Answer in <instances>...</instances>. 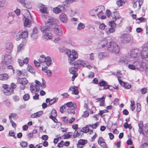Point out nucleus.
<instances>
[{"instance_id": "5fc2aeb1", "label": "nucleus", "mask_w": 148, "mask_h": 148, "mask_svg": "<svg viewBox=\"0 0 148 148\" xmlns=\"http://www.w3.org/2000/svg\"><path fill=\"white\" fill-rule=\"evenodd\" d=\"M55 117L56 116H54L52 115H51L49 116V118L52 120L54 122L57 123L58 122V120L55 118Z\"/></svg>"}, {"instance_id": "9b49d317", "label": "nucleus", "mask_w": 148, "mask_h": 148, "mask_svg": "<svg viewBox=\"0 0 148 148\" xmlns=\"http://www.w3.org/2000/svg\"><path fill=\"white\" fill-rule=\"evenodd\" d=\"M38 6L40 8V12L45 14L47 13V7H45L44 5L39 3L38 4Z\"/></svg>"}, {"instance_id": "ea45409f", "label": "nucleus", "mask_w": 148, "mask_h": 148, "mask_svg": "<svg viewBox=\"0 0 148 148\" xmlns=\"http://www.w3.org/2000/svg\"><path fill=\"white\" fill-rule=\"evenodd\" d=\"M141 64V68L143 69H146L147 68L148 65L145 62H142Z\"/></svg>"}, {"instance_id": "f03ea898", "label": "nucleus", "mask_w": 148, "mask_h": 148, "mask_svg": "<svg viewBox=\"0 0 148 148\" xmlns=\"http://www.w3.org/2000/svg\"><path fill=\"white\" fill-rule=\"evenodd\" d=\"M59 49L60 52L65 53L68 56L69 63H73L74 60L78 57V54L75 50H72V54L71 50L65 47H59Z\"/></svg>"}, {"instance_id": "c9c22d12", "label": "nucleus", "mask_w": 148, "mask_h": 148, "mask_svg": "<svg viewBox=\"0 0 148 148\" xmlns=\"http://www.w3.org/2000/svg\"><path fill=\"white\" fill-rule=\"evenodd\" d=\"M53 11L54 13L57 14L60 13L61 11V9L59 8L58 7L54 8L53 9Z\"/></svg>"}, {"instance_id": "6e6552de", "label": "nucleus", "mask_w": 148, "mask_h": 148, "mask_svg": "<svg viewBox=\"0 0 148 148\" xmlns=\"http://www.w3.org/2000/svg\"><path fill=\"white\" fill-rule=\"evenodd\" d=\"M141 57L143 59H145L148 57V47H144L141 51Z\"/></svg>"}, {"instance_id": "58836bf2", "label": "nucleus", "mask_w": 148, "mask_h": 148, "mask_svg": "<svg viewBox=\"0 0 148 148\" xmlns=\"http://www.w3.org/2000/svg\"><path fill=\"white\" fill-rule=\"evenodd\" d=\"M45 57L44 55H41L39 59V61L40 63H43L45 62Z\"/></svg>"}, {"instance_id": "6e6d98bb", "label": "nucleus", "mask_w": 148, "mask_h": 148, "mask_svg": "<svg viewBox=\"0 0 148 148\" xmlns=\"http://www.w3.org/2000/svg\"><path fill=\"white\" fill-rule=\"evenodd\" d=\"M147 90L146 88H143L141 90V93L143 94H144L147 92Z\"/></svg>"}, {"instance_id": "2eb2a0df", "label": "nucleus", "mask_w": 148, "mask_h": 148, "mask_svg": "<svg viewBox=\"0 0 148 148\" xmlns=\"http://www.w3.org/2000/svg\"><path fill=\"white\" fill-rule=\"evenodd\" d=\"M87 143V140L83 139H80L78 141V143L77 144V147L78 148H82L83 147L81 145H83L86 144Z\"/></svg>"}, {"instance_id": "4be33fe9", "label": "nucleus", "mask_w": 148, "mask_h": 148, "mask_svg": "<svg viewBox=\"0 0 148 148\" xmlns=\"http://www.w3.org/2000/svg\"><path fill=\"white\" fill-rule=\"evenodd\" d=\"M121 40L123 43H128L130 41V38L127 36V35H125L121 38Z\"/></svg>"}, {"instance_id": "c756f323", "label": "nucleus", "mask_w": 148, "mask_h": 148, "mask_svg": "<svg viewBox=\"0 0 148 148\" xmlns=\"http://www.w3.org/2000/svg\"><path fill=\"white\" fill-rule=\"evenodd\" d=\"M76 108L74 107L73 108L68 109L67 110V111L69 114H74L75 113V110Z\"/></svg>"}, {"instance_id": "c03bdc74", "label": "nucleus", "mask_w": 148, "mask_h": 148, "mask_svg": "<svg viewBox=\"0 0 148 148\" xmlns=\"http://www.w3.org/2000/svg\"><path fill=\"white\" fill-rule=\"evenodd\" d=\"M31 36L33 40L36 39L38 37L37 34L31 33Z\"/></svg>"}, {"instance_id": "3c124183", "label": "nucleus", "mask_w": 148, "mask_h": 148, "mask_svg": "<svg viewBox=\"0 0 148 148\" xmlns=\"http://www.w3.org/2000/svg\"><path fill=\"white\" fill-rule=\"evenodd\" d=\"M64 145V142L63 141H61L58 144L57 147H62Z\"/></svg>"}, {"instance_id": "72a5a7b5", "label": "nucleus", "mask_w": 148, "mask_h": 148, "mask_svg": "<svg viewBox=\"0 0 148 148\" xmlns=\"http://www.w3.org/2000/svg\"><path fill=\"white\" fill-rule=\"evenodd\" d=\"M89 127H88L87 125L86 127H83L80 130V131L84 133H87L90 131V129L89 128Z\"/></svg>"}, {"instance_id": "e433bc0d", "label": "nucleus", "mask_w": 148, "mask_h": 148, "mask_svg": "<svg viewBox=\"0 0 148 148\" xmlns=\"http://www.w3.org/2000/svg\"><path fill=\"white\" fill-rule=\"evenodd\" d=\"M119 62L120 64H127L128 61L126 59L122 60L121 59H120L119 60Z\"/></svg>"}, {"instance_id": "338daca9", "label": "nucleus", "mask_w": 148, "mask_h": 148, "mask_svg": "<svg viewBox=\"0 0 148 148\" xmlns=\"http://www.w3.org/2000/svg\"><path fill=\"white\" fill-rule=\"evenodd\" d=\"M106 14L108 18H109L111 14V11L109 10H107L106 11Z\"/></svg>"}, {"instance_id": "aec40b11", "label": "nucleus", "mask_w": 148, "mask_h": 148, "mask_svg": "<svg viewBox=\"0 0 148 148\" xmlns=\"http://www.w3.org/2000/svg\"><path fill=\"white\" fill-rule=\"evenodd\" d=\"M3 92L5 95H9L13 93V90L11 88H9L7 89L4 90Z\"/></svg>"}, {"instance_id": "1a4fd4ad", "label": "nucleus", "mask_w": 148, "mask_h": 148, "mask_svg": "<svg viewBox=\"0 0 148 148\" xmlns=\"http://www.w3.org/2000/svg\"><path fill=\"white\" fill-rule=\"evenodd\" d=\"M107 49L110 52L118 53L119 52L120 49L119 47H108Z\"/></svg>"}, {"instance_id": "13d9d810", "label": "nucleus", "mask_w": 148, "mask_h": 148, "mask_svg": "<svg viewBox=\"0 0 148 148\" xmlns=\"http://www.w3.org/2000/svg\"><path fill=\"white\" fill-rule=\"evenodd\" d=\"M62 120L65 123H68L69 122L68 118L66 117H64L62 118Z\"/></svg>"}, {"instance_id": "5701e85b", "label": "nucleus", "mask_w": 148, "mask_h": 148, "mask_svg": "<svg viewBox=\"0 0 148 148\" xmlns=\"http://www.w3.org/2000/svg\"><path fill=\"white\" fill-rule=\"evenodd\" d=\"M108 83L104 80L101 81L99 83L100 86H103V89H107V86H108Z\"/></svg>"}, {"instance_id": "4d7b16f0", "label": "nucleus", "mask_w": 148, "mask_h": 148, "mask_svg": "<svg viewBox=\"0 0 148 148\" xmlns=\"http://www.w3.org/2000/svg\"><path fill=\"white\" fill-rule=\"evenodd\" d=\"M141 105L139 103H137L136 110L137 111L139 112L141 110Z\"/></svg>"}, {"instance_id": "864d4df0", "label": "nucleus", "mask_w": 148, "mask_h": 148, "mask_svg": "<svg viewBox=\"0 0 148 148\" xmlns=\"http://www.w3.org/2000/svg\"><path fill=\"white\" fill-rule=\"evenodd\" d=\"M45 72L47 73V75L48 77H51V76L52 73L50 70H48L46 71H45Z\"/></svg>"}, {"instance_id": "a19ab883", "label": "nucleus", "mask_w": 148, "mask_h": 148, "mask_svg": "<svg viewBox=\"0 0 148 148\" xmlns=\"http://www.w3.org/2000/svg\"><path fill=\"white\" fill-rule=\"evenodd\" d=\"M138 20L139 21H137V23H139L140 22H144L146 20V19L144 17H141L138 18L137 19V20Z\"/></svg>"}, {"instance_id": "6ab92c4d", "label": "nucleus", "mask_w": 148, "mask_h": 148, "mask_svg": "<svg viewBox=\"0 0 148 148\" xmlns=\"http://www.w3.org/2000/svg\"><path fill=\"white\" fill-rule=\"evenodd\" d=\"M18 82L22 84H27L28 81L25 78H19L18 80Z\"/></svg>"}, {"instance_id": "7ed1b4c3", "label": "nucleus", "mask_w": 148, "mask_h": 148, "mask_svg": "<svg viewBox=\"0 0 148 148\" xmlns=\"http://www.w3.org/2000/svg\"><path fill=\"white\" fill-rule=\"evenodd\" d=\"M28 35V32L26 31L24 32L20 31L17 33L16 37V40L18 41L21 39H22V42L18 46H23L26 45V38L27 37Z\"/></svg>"}, {"instance_id": "423d86ee", "label": "nucleus", "mask_w": 148, "mask_h": 148, "mask_svg": "<svg viewBox=\"0 0 148 148\" xmlns=\"http://www.w3.org/2000/svg\"><path fill=\"white\" fill-rule=\"evenodd\" d=\"M141 51L138 49H134L131 51L130 55L132 58H136L140 55Z\"/></svg>"}, {"instance_id": "49530a36", "label": "nucleus", "mask_w": 148, "mask_h": 148, "mask_svg": "<svg viewBox=\"0 0 148 148\" xmlns=\"http://www.w3.org/2000/svg\"><path fill=\"white\" fill-rule=\"evenodd\" d=\"M114 20L113 21H111L110 22H109V24L110 26L112 27H114L116 26V24L114 22V21H115Z\"/></svg>"}, {"instance_id": "37998d69", "label": "nucleus", "mask_w": 148, "mask_h": 148, "mask_svg": "<svg viewBox=\"0 0 148 148\" xmlns=\"http://www.w3.org/2000/svg\"><path fill=\"white\" fill-rule=\"evenodd\" d=\"M65 105L68 108H71L73 106L74 104L72 102H70L67 103Z\"/></svg>"}, {"instance_id": "dca6fc26", "label": "nucleus", "mask_w": 148, "mask_h": 148, "mask_svg": "<svg viewBox=\"0 0 148 148\" xmlns=\"http://www.w3.org/2000/svg\"><path fill=\"white\" fill-rule=\"evenodd\" d=\"M119 82L120 84L123 86H124L127 89H130L131 87V86L127 83L125 82L122 81L121 79H119Z\"/></svg>"}, {"instance_id": "603ef678", "label": "nucleus", "mask_w": 148, "mask_h": 148, "mask_svg": "<svg viewBox=\"0 0 148 148\" xmlns=\"http://www.w3.org/2000/svg\"><path fill=\"white\" fill-rule=\"evenodd\" d=\"M71 136L69 134H64L62 136V138L64 139L69 138L71 137Z\"/></svg>"}, {"instance_id": "2f4dec72", "label": "nucleus", "mask_w": 148, "mask_h": 148, "mask_svg": "<svg viewBox=\"0 0 148 148\" xmlns=\"http://www.w3.org/2000/svg\"><path fill=\"white\" fill-rule=\"evenodd\" d=\"M64 43L67 44L68 45L74 46L75 45V43L70 40L65 41Z\"/></svg>"}, {"instance_id": "a18cd8bd", "label": "nucleus", "mask_w": 148, "mask_h": 148, "mask_svg": "<svg viewBox=\"0 0 148 148\" xmlns=\"http://www.w3.org/2000/svg\"><path fill=\"white\" fill-rule=\"evenodd\" d=\"M109 46H118L116 43L112 40L109 42Z\"/></svg>"}, {"instance_id": "39448f33", "label": "nucleus", "mask_w": 148, "mask_h": 148, "mask_svg": "<svg viewBox=\"0 0 148 148\" xmlns=\"http://www.w3.org/2000/svg\"><path fill=\"white\" fill-rule=\"evenodd\" d=\"M74 60V62L73 64L70 63L71 64H74V66L77 68L78 69L82 66L85 67L86 66V63L84 61L82 60H78L75 62V60Z\"/></svg>"}, {"instance_id": "774afa93", "label": "nucleus", "mask_w": 148, "mask_h": 148, "mask_svg": "<svg viewBox=\"0 0 148 148\" xmlns=\"http://www.w3.org/2000/svg\"><path fill=\"white\" fill-rule=\"evenodd\" d=\"M41 138L42 140L46 141L48 139V136L47 135H45L42 136Z\"/></svg>"}, {"instance_id": "680f3d73", "label": "nucleus", "mask_w": 148, "mask_h": 148, "mask_svg": "<svg viewBox=\"0 0 148 148\" xmlns=\"http://www.w3.org/2000/svg\"><path fill=\"white\" fill-rule=\"evenodd\" d=\"M128 67L130 69L133 70H134L136 69V67L134 66V64L133 65L129 64V65L128 66Z\"/></svg>"}, {"instance_id": "bb28decb", "label": "nucleus", "mask_w": 148, "mask_h": 148, "mask_svg": "<svg viewBox=\"0 0 148 148\" xmlns=\"http://www.w3.org/2000/svg\"><path fill=\"white\" fill-rule=\"evenodd\" d=\"M9 78L8 75L4 73L0 75V80H7Z\"/></svg>"}, {"instance_id": "473e14b6", "label": "nucleus", "mask_w": 148, "mask_h": 148, "mask_svg": "<svg viewBox=\"0 0 148 148\" xmlns=\"http://www.w3.org/2000/svg\"><path fill=\"white\" fill-rule=\"evenodd\" d=\"M99 123L98 122H96L94 124L92 125L89 124L87 125L88 127H91L93 129H95L99 125Z\"/></svg>"}, {"instance_id": "b1692460", "label": "nucleus", "mask_w": 148, "mask_h": 148, "mask_svg": "<svg viewBox=\"0 0 148 148\" xmlns=\"http://www.w3.org/2000/svg\"><path fill=\"white\" fill-rule=\"evenodd\" d=\"M109 56L108 54L106 53H100L98 55V58L100 60H102L104 59L106 57H108Z\"/></svg>"}, {"instance_id": "052dcab7", "label": "nucleus", "mask_w": 148, "mask_h": 148, "mask_svg": "<svg viewBox=\"0 0 148 148\" xmlns=\"http://www.w3.org/2000/svg\"><path fill=\"white\" fill-rule=\"evenodd\" d=\"M20 145L23 147H25L27 145V143L26 142L22 141L20 143Z\"/></svg>"}, {"instance_id": "0eeeda50", "label": "nucleus", "mask_w": 148, "mask_h": 148, "mask_svg": "<svg viewBox=\"0 0 148 148\" xmlns=\"http://www.w3.org/2000/svg\"><path fill=\"white\" fill-rule=\"evenodd\" d=\"M78 70V69L74 66V67H71L69 69L70 72L73 74L72 76V80L73 81L74 80L75 78L77 75V74L76 73Z\"/></svg>"}, {"instance_id": "de8ad7c7", "label": "nucleus", "mask_w": 148, "mask_h": 148, "mask_svg": "<svg viewBox=\"0 0 148 148\" xmlns=\"http://www.w3.org/2000/svg\"><path fill=\"white\" fill-rule=\"evenodd\" d=\"M81 132L80 130H77V131L76 130H75L74 134H75L74 135V137L75 138L77 137V136H79L80 135V132Z\"/></svg>"}, {"instance_id": "e2e57ef3", "label": "nucleus", "mask_w": 148, "mask_h": 148, "mask_svg": "<svg viewBox=\"0 0 148 148\" xmlns=\"http://www.w3.org/2000/svg\"><path fill=\"white\" fill-rule=\"evenodd\" d=\"M108 112V111L106 110H100L99 111V113L98 114V115H100L101 116L103 113L107 112Z\"/></svg>"}, {"instance_id": "7c9ffc66", "label": "nucleus", "mask_w": 148, "mask_h": 148, "mask_svg": "<svg viewBox=\"0 0 148 148\" xmlns=\"http://www.w3.org/2000/svg\"><path fill=\"white\" fill-rule=\"evenodd\" d=\"M28 71L31 73L34 74L35 73V70L34 69L32 66L29 65L27 68Z\"/></svg>"}, {"instance_id": "20e7f679", "label": "nucleus", "mask_w": 148, "mask_h": 148, "mask_svg": "<svg viewBox=\"0 0 148 148\" xmlns=\"http://www.w3.org/2000/svg\"><path fill=\"white\" fill-rule=\"evenodd\" d=\"M139 127V132L140 134L143 133L144 136H146L148 134V124L145 125V126H144L143 122L141 121L138 123Z\"/></svg>"}, {"instance_id": "bf43d9fd", "label": "nucleus", "mask_w": 148, "mask_h": 148, "mask_svg": "<svg viewBox=\"0 0 148 148\" xmlns=\"http://www.w3.org/2000/svg\"><path fill=\"white\" fill-rule=\"evenodd\" d=\"M106 27V25L102 23L99 25V27L100 29L102 30H103Z\"/></svg>"}, {"instance_id": "f257e3e1", "label": "nucleus", "mask_w": 148, "mask_h": 148, "mask_svg": "<svg viewBox=\"0 0 148 148\" xmlns=\"http://www.w3.org/2000/svg\"><path fill=\"white\" fill-rule=\"evenodd\" d=\"M58 21L51 17H48L46 18V25L45 26H41L40 29L42 33H46L48 31H50L52 29L54 30L55 33L58 35L61 36L62 33L61 27L57 25Z\"/></svg>"}, {"instance_id": "c85d7f7f", "label": "nucleus", "mask_w": 148, "mask_h": 148, "mask_svg": "<svg viewBox=\"0 0 148 148\" xmlns=\"http://www.w3.org/2000/svg\"><path fill=\"white\" fill-rule=\"evenodd\" d=\"M24 6L27 9H29L31 8L32 6L30 2L29 1H27V2L25 1V3H23Z\"/></svg>"}, {"instance_id": "cd10ccee", "label": "nucleus", "mask_w": 148, "mask_h": 148, "mask_svg": "<svg viewBox=\"0 0 148 148\" xmlns=\"http://www.w3.org/2000/svg\"><path fill=\"white\" fill-rule=\"evenodd\" d=\"M50 31H48L46 33H46L44 35L45 38L47 39H51L52 38V34L51 33H49V32Z\"/></svg>"}, {"instance_id": "79ce46f5", "label": "nucleus", "mask_w": 148, "mask_h": 148, "mask_svg": "<svg viewBox=\"0 0 148 148\" xmlns=\"http://www.w3.org/2000/svg\"><path fill=\"white\" fill-rule=\"evenodd\" d=\"M29 94H26L23 96V98L25 101H27L29 99Z\"/></svg>"}, {"instance_id": "9d476101", "label": "nucleus", "mask_w": 148, "mask_h": 148, "mask_svg": "<svg viewBox=\"0 0 148 148\" xmlns=\"http://www.w3.org/2000/svg\"><path fill=\"white\" fill-rule=\"evenodd\" d=\"M4 62L6 65H8L11 64L12 61L11 60V57L10 55L8 54H6L4 56Z\"/></svg>"}, {"instance_id": "f3484780", "label": "nucleus", "mask_w": 148, "mask_h": 148, "mask_svg": "<svg viewBox=\"0 0 148 148\" xmlns=\"http://www.w3.org/2000/svg\"><path fill=\"white\" fill-rule=\"evenodd\" d=\"M24 22V26L25 27H29L31 26V21L27 18L25 17Z\"/></svg>"}, {"instance_id": "f704fd0d", "label": "nucleus", "mask_w": 148, "mask_h": 148, "mask_svg": "<svg viewBox=\"0 0 148 148\" xmlns=\"http://www.w3.org/2000/svg\"><path fill=\"white\" fill-rule=\"evenodd\" d=\"M85 27V25L83 23H80L78 25L77 29L79 30H81L84 29Z\"/></svg>"}, {"instance_id": "0e129e2a", "label": "nucleus", "mask_w": 148, "mask_h": 148, "mask_svg": "<svg viewBox=\"0 0 148 148\" xmlns=\"http://www.w3.org/2000/svg\"><path fill=\"white\" fill-rule=\"evenodd\" d=\"M116 3L118 6H121L123 3V1L121 0H118L116 1Z\"/></svg>"}, {"instance_id": "4468645a", "label": "nucleus", "mask_w": 148, "mask_h": 148, "mask_svg": "<svg viewBox=\"0 0 148 148\" xmlns=\"http://www.w3.org/2000/svg\"><path fill=\"white\" fill-rule=\"evenodd\" d=\"M58 98L57 97H54L53 99H51L49 98H47L46 99V101L47 103L49 102L50 105H52L53 104L56 103L58 100Z\"/></svg>"}, {"instance_id": "09e8293b", "label": "nucleus", "mask_w": 148, "mask_h": 148, "mask_svg": "<svg viewBox=\"0 0 148 148\" xmlns=\"http://www.w3.org/2000/svg\"><path fill=\"white\" fill-rule=\"evenodd\" d=\"M140 148H148V143H144L141 146Z\"/></svg>"}, {"instance_id": "f8f14e48", "label": "nucleus", "mask_w": 148, "mask_h": 148, "mask_svg": "<svg viewBox=\"0 0 148 148\" xmlns=\"http://www.w3.org/2000/svg\"><path fill=\"white\" fill-rule=\"evenodd\" d=\"M60 20L63 23H66L67 21V18L66 15L64 13H61L59 15Z\"/></svg>"}, {"instance_id": "8fccbe9b", "label": "nucleus", "mask_w": 148, "mask_h": 148, "mask_svg": "<svg viewBox=\"0 0 148 148\" xmlns=\"http://www.w3.org/2000/svg\"><path fill=\"white\" fill-rule=\"evenodd\" d=\"M13 47H7L6 48V51L8 53H11L12 51Z\"/></svg>"}, {"instance_id": "69168bd1", "label": "nucleus", "mask_w": 148, "mask_h": 148, "mask_svg": "<svg viewBox=\"0 0 148 148\" xmlns=\"http://www.w3.org/2000/svg\"><path fill=\"white\" fill-rule=\"evenodd\" d=\"M51 115L54 116H57V114L56 111L55 109L53 110L51 112Z\"/></svg>"}, {"instance_id": "4c0bfd02", "label": "nucleus", "mask_w": 148, "mask_h": 148, "mask_svg": "<svg viewBox=\"0 0 148 148\" xmlns=\"http://www.w3.org/2000/svg\"><path fill=\"white\" fill-rule=\"evenodd\" d=\"M9 135L10 136H13L15 138H16V137L15 136V133L14 132L10 131H9Z\"/></svg>"}, {"instance_id": "393cba45", "label": "nucleus", "mask_w": 148, "mask_h": 148, "mask_svg": "<svg viewBox=\"0 0 148 148\" xmlns=\"http://www.w3.org/2000/svg\"><path fill=\"white\" fill-rule=\"evenodd\" d=\"M78 0H66L63 3V5L66 7H69L70 3H72L73 1H76Z\"/></svg>"}, {"instance_id": "a211bd4d", "label": "nucleus", "mask_w": 148, "mask_h": 148, "mask_svg": "<svg viewBox=\"0 0 148 148\" xmlns=\"http://www.w3.org/2000/svg\"><path fill=\"white\" fill-rule=\"evenodd\" d=\"M69 90L72 91V94H74L75 95H77L79 93V92L78 90L77 87L76 86H72L70 88Z\"/></svg>"}, {"instance_id": "412c9836", "label": "nucleus", "mask_w": 148, "mask_h": 148, "mask_svg": "<svg viewBox=\"0 0 148 148\" xmlns=\"http://www.w3.org/2000/svg\"><path fill=\"white\" fill-rule=\"evenodd\" d=\"M141 61L136 60L134 62V64L136 67V69L141 68Z\"/></svg>"}, {"instance_id": "a878e982", "label": "nucleus", "mask_w": 148, "mask_h": 148, "mask_svg": "<svg viewBox=\"0 0 148 148\" xmlns=\"http://www.w3.org/2000/svg\"><path fill=\"white\" fill-rule=\"evenodd\" d=\"M51 59L50 57H45V62L47 66H49L51 64Z\"/></svg>"}, {"instance_id": "ddd939ff", "label": "nucleus", "mask_w": 148, "mask_h": 148, "mask_svg": "<svg viewBox=\"0 0 148 148\" xmlns=\"http://www.w3.org/2000/svg\"><path fill=\"white\" fill-rule=\"evenodd\" d=\"M30 89L32 92H38L39 90V86L36 84H32L30 86Z\"/></svg>"}]
</instances>
